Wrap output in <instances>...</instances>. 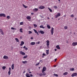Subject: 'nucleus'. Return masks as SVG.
I'll return each mask as SVG.
<instances>
[{
    "label": "nucleus",
    "instance_id": "f257e3e1",
    "mask_svg": "<svg viewBox=\"0 0 77 77\" xmlns=\"http://www.w3.org/2000/svg\"><path fill=\"white\" fill-rule=\"evenodd\" d=\"M54 29L52 27L51 30V35H53L54 33Z\"/></svg>",
    "mask_w": 77,
    "mask_h": 77
},
{
    "label": "nucleus",
    "instance_id": "f03ea898",
    "mask_svg": "<svg viewBox=\"0 0 77 77\" xmlns=\"http://www.w3.org/2000/svg\"><path fill=\"white\" fill-rule=\"evenodd\" d=\"M46 42H47L46 45L47 46L48 48H49V45H50V42L48 40L46 41Z\"/></svg>",
    "mask_w": 77,
    "mask_h": 77
},
{
    "label": "nucleus",
    "instance_id": "7ed1b4c3",
    "mask_svg": "<svg viewBox=\"0 0 77 77\" xmlns=\"http://www.w3.org/2000/svg\"><path fill=\"white\" fill-rule=\"evenodd\" d=\"M77 73L76 72L74 73L71 75V76L72 77H73L74 76H77Z\"/></svg>",
    "mask_w": 77,
    "mask_h": 77
},
{
    "label": "nucleus",
    "instance_id": "20e7f679",
    "mask_svg": "<svg viewBox=\"0 0 77 77\" xmlns=\"http://www.w3.org/2000/svg\"><path fill=\"white\" fill-rule=\"evenodd\" d=\"M6 17V15L5 14L2 13L0 14V17Z\"/></svg>",
    "mask_w": 77,
    "mask_h": 77
},
{
    "label": "nucleus",
    "instance_id": "39448f33",
    "mask_svg": "<svg viewBox=\"0 0 77 77\" xmlns=\"http://www.w3.org/2000/svg\"><path fill=\"white\" fill-rule=\"evenodd\" d=\"M60 16V13H58L57 15H55V18H57Z\"/></svg>",
    "mask_w": 77,
    "mask_h": 77
},
{
    "label": "nucleus",
    "instance_id": "423d86ee",
    "mask_svg": "<svg viewBox=\"0 0 77 77\" xmlns=\"http://www.w3.org/2000/svg\"><path fill=\"white\" fill-rule=\"evenodd\" d=\"M9 70L8 72V75H10L11 74V67H9Z\"/></svg>",
    "mask_w": 77,
    "mask_h": 77
},
{
    "label": "nucleus",
    "instance_id": "0eeeda50",
    "mask_svg": "<svg viewBox=\"0 0 77 77\" xmlns=\"http://www.w3.org/2000/svg\"><path fill=\"white\" fill-rule=\"evenodd\" d=\"M72 45L73 46H75L77 45V42H73L72 43Z\"/></svg>",
    "mask_w": 77,
    "mask_h": 77
},
{
    "label": "nucleus",
    "instance_id": "6e6552de",
    "mask_svg": "<svg viewBox=\"0 0 77 77\" xmlns=\"http://www.w3.org/2000/svg\"><path fill=\"white\" fill-rule=\"evenodd\" d=\"M39 32H40V33L42 35H43V34H44L45 33L44 31L41 30H40V31H38V32L39 33Z\"/></svg>",
    "mask_w": 77,
    "mask_h": 77
},
{
    "label": "nucleus",
    "instance_id": "1a4fd4ad",
    "mask_svg": "<svg viewBox=\"0 0 77 77\" xmlns=\"http://www.w3.org/2000/svg\"><path fill=\"white\" fill-rule=\"evenodd\" d=\"M38 8L40 9H43L45 8V7L42 6H40L38 7Z\"/></svg>",
    "mask_w": 77,
    "mask_h": 77
},
{
    "label": "nucleus",
    "instance_id": "9d476101",
    "mask_svg": "<svg viewBox=\"0 0 77 77\" xmlns=\"http://www.w3.org/2000/svg\"><path fill=\"white\" fill-rule=\"evenodd\" d=\"M46 70V68L45 67H44L43 68L42 72H45Z\"/></svg>",
    "mask_w": 77,
    "mask_h": 77
},
{
    "label": "nucleus",
    "instance_id": "9b49d317",
    "mask_svg": "<svg viewBox=\"0 0 77 77\" xmlns=\"http://www.w3.org/2000/svg\"><path fill=\"white\" fill-rule=\"evenodd\" d=\"M20 54H21V55H22L23 56H24V55H26L25 53L24 52H23L22 51H21L20 52Z\"/></svg>",
    "mask_w": 77,
    "mask_h": 77
},
{
    "label": "nucleus",
    "instance_id": "f8f14e48",
    "mask_svg": "<svg viewBox=\"0 0 77 77\" xmlns=\"http://www.w3.org/2000/svg\"><path fill=\"white\" fill-rule=\"evenodd\" d=\"M33 30L34 32L35 33H36V34L37 35H39V34L38 33V32L35 29H33Z\"/></svg>",
    "mask_w": 77,
    "mask_h": 77
},
{
    "label": "nucleus",
    "instance_id": "ddd939ff",
    "mask_svg": "<svg viewBox=\"0 0 77 77\" xmlns=\"http://www.w3.org/2000/svg\"><path fill=\"white\" fill-rule=\"evenodd\" d=\"M3 59H8V57L7 56H6V55H5L3 57Z\"/></svg>",
    "mask_w": 77,
    "mask_h": 77
},
{
    "label": "nucleus",
    "instance_id": "4468645a",
    "mask_svg": "<svg viewBox=\"0 0 77 77\" xmlns=\"http://www.w3.org/2000/svg\"><path fill=\"white\" fill-rule=\"evenodd\" d=\"M11 68L12 70H14V64H12L11 66Z\"/></svg>",
    "mask_w": 77,
    "mask_h": 77
},
{
    "label": "nucleus",
    "instance_id": "2eb2a0df",
    "mask_svg": "<svg viewBox=\"0 0 77 77\" xmlns=\"http://www.w3.org/2000/svg\"><path fill=\"white\" fill-rule=\"evenodd\" d=\"M26 76V77H30V75H29L28 73H26L25 75Z\"/></svg>",
    "mask_w": 77,
    "mask_h": 77
},
{
    "label": "nucleus",
    "instance_id": "dca6fc26",
    "mask_svg": "<svg viewBox=\"0 0 77 77\" xmlns=\"http://www.w3.org/2000/svg\"><path fill=\"white\" fill-rule=\"evenodd\" d=\"M35 44V42H31L30 43L31 45H34Z\"/></svg>",
    "mask_w": 77,
    "mask_h": 77
},
{
    "label": "nucleus",
    "instance_id": "f3484780",
    "mask_svg": "<svg viewBox=\"0 0 77 77\" xmlns=\"http://www.w3.org/2000/svg\"><path fill=\"white\" fill-rule=\"evenodd\" d=\"M0 32L2 35H4V33L2 29H0Z\"/></svg>",
    "mask_w": 77,
    "mask_h": 77
},
{
    "label": "nucleus",
    "instance_id": "a211bd4d",
    "mask_svg": "<svg viewBox=\"0 0 77 77\" xmlns=\"http://www.w3.org/2000/svg\"><path fill=\"white\" fill-rule=\"evenodd\" d=\"M24 44V42L23 41H21L20 44V46H22V45H23Z\"/></svg>",
    "mask_w": 77,
    "mask_h": 77
},
{
    "label": "nucleus",
    "instance_id": "6ab92c4d",
    "mask_svg": "<svg viewBox=\"0 0 77 77\" xmlns=\"http://www.w3.org/2000/svg\"><path fill=\"white\" fill-rule=\"evenodd\" d=\"M56 47L58 49V50H60V47L59 45H57Z\"/></svg>",
    "mask_w": 77,
    "mask_h": 77
},
{
    "label": "nucleus",
    "instance_id": "aec40b11",
    "mask_svg": "<svg viewBox=\"0 0 77 77\" xmlns=\"http://www.w3.org/2000/svg\"><path fill=\"white\" fill-rule=\"evenodd\" d=\"M68 75V72H65L63 73V75Z\"/></svg>",
    "mask_w": 77,
    "mask_h": 77
},
{
    "label": "nucleus",
    "instance_id": "412c9836",
    "mask_svg": "<svg viewBox=\"0 0 77 77\" xmlns=\"http://www.w3.org/2000/svg\"><path fill=\"white\" fill-rule=\"evenodd\" d=\"M38 10V8H35L33 9V11L34 12L37 11Z\"/></svg>",
    "mask_w": 77,
    "mask_h": 77
},
{
    "label": "nucleus",
    "instance_id": "4be33fe9",
    "mask_svg": "<svg viewBox=\"0 0 77 77\" xmlns=\"http://www.w3.org/2000/svg\"><path fill=\"white\" fill-rule=\"evenodd\" d=\"M42 72L43 73V75L44 76H45L46 75V73L45 72H44V71H42Z\"/></svg>",
    "mask_w": 77,
    "mask_h": 77
},
{
    "label": "nucleus",
    "instance_id": "5701e85b",
    "mask_svg": "<svg viewBox=\"0 0 77 77\" xmlns=\"http://www.w3.org/2000/svg\"><path fill=\"white\" fill-rule=\"evenodd\" d=\"M74 70H75V69H74V68H70V71H74Z\"/></svg>",
    "mask_w": 77,
    "mask_h": 77
},
{
    "label": "nucleus",
    "instance_id": "b1692460",
    "mask_svg": "<svg viewBox=\"0 0 77 77\" xmlns=\"http://www.w3.org/2000/svg\"><path fill=\"white\" fill-rule=\"evenodd\" d=\"M26 18L28 20H29L31 19V17L30 16H28L26 17Z\"/></svg>",
    "mask_w": 77,
    "mask_h": 77
},
{
    "label": "nucleus",
    "instance_id": "393cba45",
    "mask_svg": "<svg viewBox=\"0 0 77 77\" xmlns=\"http://www.w3.org/2000/svg\"><path fill=\"white\" fill-rule=\"evenodd\" d=\"M15 40H16V42H19V39L18 38H15Z\"/></svg>",
    "mask_w": 77,
    "mask_h": 77
},
{
    "label": "nucleus",
    "instance_id": "a878e982",
    "mask_svg": "<svg viewBox=\"0 0 77 77\" xmlns=\"http://www.w3.org/2000/svg\"><path fill=\"white\" fill-rule=\"evenodd\" d=\"M40 28H42V29H45V27H43V25H42L39 26Z\"/></svg>",
    "mask_w": 77,
    "mask_h": 77
},
{
    "label": "nucleus",
    "instance_id": "bb28decb",
    "mask_svg": "<svg viewBox=\"0 0 77 77\" xmlns=\"http://www.w3.org/2000/svg\"><path fill=\"white\" fill-rule=\"evenodd\" d=\"M22 63L24 64H26L27 63V61H22Z\"/></svg>",
    "mask_w": 77,
    "mask_h": 77
},
{
    "label": "nucleus",
    "instance_id": "cd10ccee",
    "mask_svg": "<svg viewBox=\"0 0 77 77\" xmlns=\"http://www.w3.org/2000/svg\"><path fill=\"white\" fill-rule=\"evenodd\" d=\"M64 29H65L66 30V29H68V26H64Z\"/></svg>",
    "mask_w": 77,
    "mask_h": 77
},
{
    "label": "nucleus",
    "instance_id": "c85d7f7f",
    "mask_svg": "<svg viewBox=\"0 0 77 77\" xmlns=\"http://www.w3.org/2000/svg\"><path fill=\"white\" fill-rule=\"evenodd\" d=\"M47 27L48 29H50L51 28V26L49 25H47Z\"/></svg>",
    "mask_w": 77,
    "mask_h": 77
},
{
    "label": "nucleus",
    "instance_id": "c756f323",
    "mask_svg": "<svg viewBox=\"0 0 77 77\" xmlns=\"http://www.w3.org/2000/svg\"><path fill=\"white\" fill-rule=\"evenodd\" d=\"M27 55H25L23 57V59L26 58L27 57Z\"/></svg>",
    "mask_w": 77,
    "mask_h": 77
},
{
    "label": "nucleus",
    "instance_id": "7c9ffc66",
    "mask_svg": "<svg viewBox=\"0 0 77 77\" xmlns=\"http://www.w3.org/2000/svg\"><path fill=\"white\" fill-rule=\"evenodd\" d=\"M39 76H42L43 75V74L42 73H39Z\"/></svg>",
    "mask_w": 77,
    "mask_h": 77
},
{
    "label": "nucleus",
    "instance_id": "2f4dec72",
    "mask_svg": "<svg viewBox=\"0 0 77 77\" xmlns=\"http://www.w3.org/2000/svg\"><path fill=\"white\" fill-rule=\"evenodd\" d=\"M46 53L47 54H49V50H46Z\"/></svg>",
    "mask_w": 77,
    "mask_h": 77
},
{
    "label": "nucleus",
    "instance_id": "473e14b6",
    "mask_svg": "<svg viewBox=\"0 0 77 77\" xmlns=\"http://www.w3.org/2000/svg\"><path fill=\"white\" fill-rule=\"evenodd\" d=\"M23 30L22 28H21L20 29V31L21 33H23V32L22 31Z\"/></svg>",
    "mask_w": 77,
    "mask_h": 77
},
{
    "label": "nucleus",
    "instance_id": "72a5a7b5",
    "mask_svg": "<svg viewBox=\"0 0 77 77\" xmlns=\"http://www.w3.org/2000/svg\"><path fill=\"white\" fill-rule=\"evenodd\" d=\"M6 68V67L5 66H3L2 67V69L3 70H5Z\"/></svg>",
    "mask_w": 77,
    "mask_h": 77
},
{
    "label": "nucleus",
    "instance_id": "f704fd0d",
    "mask_svg": "<svg viewBox=\"0 0 77 77\" xmlns=\"http://www.w3.org/2000/svg\"><path fill=\"white\" fill-rule=\"evenodd\" d=\"M42 58H44V56H45L46 54H42Z\"/></svg>",
    "mask_w": 77,
    "mask_h": 77
},
{
    "label": "nucleus",
    "instance_id": "c9c22d12",
    "mask_svg": "<svg viewBox=\"0 0 77 77\" xmlns=\"http://www.w3.org/2000/svg\"><path fill=\"white\" fill-rule=\"evenodd\" d=\"M54 7L55 9H56L57 8V7L56 6H54Z\"/></svg>",
    "mask_w": 77,
    "mask_h": 77
},
{
    "label": "nucleus",
    "instance_id": "e433bc0d",
    "mask_svg": "<svg viewBox=\"0 0 77 77\" xmlns=\"http://www.w3.org/2000/svg\"><path fill=\"white\" fill-rule=\"evenodd\" d=\"M48 8L49 9V10L51 12H52V10L50 8Z\"/></svg>",
    "mask_w": 77,
    "mask_h": 77
},
{
    "label": "nucleus",
    "instance_id": "4c0bfd02",
    "mask_svg": "<svg viewBox=\"0 0 77 77\" xmlns=\"http://www.w3.org/2000/svg\"><path fill=\"white\" fill-rule=\"evenodd\" d=\"M33 26L35 27H37V25L36 24H34Z\"/></svg>",
    "mask_w": 77,
    "mask_h": 77
},
{
    "label": "nucleus",
    "instance_id": "58836bf2",
    "mask_svg": "<svg viewBox=\"0 0 77 77\" xmlns=\"http://www.w3.org/2000/svg\"><path fill=\"white\" fill-rule=\"evenodd\" d=\"M29 34H32V32L31 31H29L28 32Z\"/></svg>",
    "mask_w": 77,
    "mask_h": 77
},
{
    "label": "nucleus",
    "instance_id": "ea45409f",
    "mask_svg": "<svg viewBox=\"0 0 77 77\" xmlns=\"http://www.w3.org/2000/svg\"><path fill=\"white\" fill-rule=\"evenodd\" d=\"M10 17L9 16H7V18H8V19H10Z\"/></svg>",
    "mask_w": 77,
    "mask_h": 77
},
{
    "label": "nucleus",
    "instance_id": "a19ab883",
    "mask_svg": "<svg viewBox=\"0 0 77 77\" xmlns=\"http://www.w3.org/2000/svg\"><path fill=\"white\" fill-rule=\"evenodd\" d=\"M11 29H12V30H16V28H14V27H11Z\"/></svg>",
    "mask_w": 77,
    "mask_h": 77
},
{
    "label": "nucleus",
    "instance_id": "79ce46f5",
    "mask_svg": "<svg viewBox=\"0 0 77 77\" xmlns=\"http://www.w3.org/2000/svg\"><path fill=\"white\" fill-rule=\"evenodd\" d=\"M54 76H56V77H57V76H58V75H57V74H54Z\"/></svg>",
    "mask_w": 77,
    "mask_h": 77
},
{
    "label": "nucleus",
    "instance_id": "37998d69",
    "mask_svg": "<svg viewBox=\"0 0 77 77\" xmlns=\"http://www.w3.org/2000/svg\"><path fill=\"white\" fill-rule=\"evenodd\" d=\"M70 17H74V16L73 14H72L71 16Z\"/></svg>",
    "mask_w": 77,
    "mask_h": 77
},
{
    "label": "nucleus",
    "instance_id": "c03bdc74",
    "mask_svg": "<svg viewBox=\"0 0 77 77\" xmlns=\"http://www.w3.org/2000/svg\"><path fill=\"white\" fill-rule=\"evenodd\" d=\"M23 22H20V25H23Z\"/></svg>",
    "mask_w": 77,
    "mask_h": 77
},
{
    "label": "nucleus",
    "instance_id": "a18cd8bd",
    "mask_svg": "<svg viewBox=\"0 0 77 77\" xmlns=\"http://www.w3.org/2000/svg\"><path fill=\"white\" fill-rule=\"evenodd\" d=\"M23 6L26 8H27V6H25V5H23Z\"/></svg>",
    "mask_w": 77,
    "mask_h": 77
},
{
    "label": "nucleus",
    "instance_id": "49530a36",
    "mask_svg": "<svg viewBox=\"0 0 77 77\" xmlns=\"http://www.w3.org/2000/svg\"><path fill=\"white\" fill-rule=\"evenodd\" d=\"M39 64H40V63L38 62V63H37V64H36V66H38Z\"/></svg>",
    "mask_w": 77,
    "mask_h": 77
},
{
    "label": "nucleus",
    "instance_id": "de8ad7c7",
    "mask_svg": "<svg viewBox=\"0 0 77 77\" xmlns=\"http://www.w3.org/2000/svg\"><path fill=\"white\" fill-rule=\"evenodd\" d=\"M25 49V50H28V48H26Z\"/></svg>",
    "mask_w": 77,
    "mask_h": 77
},
{
    "label": "nucleus",
    "instance_id": "09e8293b",
    "mask_svg": "<svg viewBox=\"0 0 77 77\" xmlns=\"http://www.w3.org/2000/svg\"><path fill=\"white\" fill-rule=\"evenodd\" d=\"M33 76V75L32 74H30V77H32Z\"/></svg>",
    "mask_w": 77,
    "mask_h": 77
},
{
    "label": "nucleus",
    "instance_id": "8fccbe9b",
    "mask_svg": "<svg viewBox=\"0 0 77 77\" xmlns=\"http://www.w3.org/2000/svg\"><path fill=\"white\" fill-rule=\"evenodd\" d=\"M30 39H33V37H31Z\"/></svg>",
    "mask_w": 77,
    "mask_h": 77
},
{
    "label": "nucleus",
    "instance_id": "3c124183",
    "mask_svg": "<svg viewBox=\"0 0 77 77\" xmlns=\"http://www.w3.org/2000/svg\"><path fill=\"white\" fill-rule=\"evenodd\" d=\"M56 60H57V59L56 58L55 59V62L56 61Z\"/></svg>",
    "mask_w": 77,
    "mask_h": 77
},
{
    "label": "nucleus",
    "instance_id": "603ef678",
    "mask_svg": "<svg viewBox=\"0 0 77 77\" xmlns=\"http://www.w3.org/2000/svg\"><path fill=\"white\" fill-rule=\"evenodd\" d=\"M23 48H26V46H24V47H23Z\"/></svg>",
    "mask_w": 77,
    "mask_h": 77
},
{
    "label": "nucleus",
    "instance_id": "864d4df0",
    "mask_svg": "<svg viewBox=\"0 0 77 77\" xmlns=\"http://www.w3.org/2000/svg\"><path fill=\"white\" fill-rule=\"evenodd\" d=\"M37 44H40V42H38Z\"/></svg>",
    "mask_w": 77,
    "mask_h": 77
},
{
    "label": "nucleus",
    "instance_id": "5fc2aeb1",
    "mask_svg": "<svg viewBox=\"0 0 77 77\" xmlns=\"http://www.w3.org/2000/svg\"><path fill=\"white\" fill-rule=\"evenodd\" d=\"M31 14L32 15H34V14L33 13H32Z\"/></svg>",
    "mask_w": 77,
    "mask_h": 77
},
{
    "label": "nucleus",
    "instance_id": "6e6d98bb",
    "mask_svg": "<svg viewBox=\"0 0 77 77\" xmlns=\"http://www.w3.org/2000/svg\"><path fill=\"white\" fill-rule=\"evenodd\" d=\"M26 72V71H24V72H23V73H25Z\"/></svg>",
    "mask_w": 77,
    "mask_h": 77
},
{
    "label": "nucleus",
    "instance_id": "4d7b16f0",
    "mask_svg": "<svg viewBox=\"0 0 77 77\" xmlns=\"http://www.w3.org/2000/svg\"><path fill=\"white\" fill-rule=\"evenodd\" d=\"M29 73H32V72H29Z\"/></svg>",
    "mask_w": 77,
    "mask_h": 77
},
{
    "label": "nucleus",
    "instance_id": "13d9d810",
    "mask_svg": "<svg viewBox=\"0 0 77 77\" xmlns=\"http://www.w3.org/2000/svg\"><path fill=\"white\" fill-rule=\"evenodd\" d=\"M42 61V60H40V62H41V61Z\"/></svg>",
    "mask_w": 77,
    "mask_h": 77
},
{
    "label": "nucleus",
    "instance_id": "bf43d9fd",
    "mask_svg": "<svg viewBox=\"0 0 77 77\" xmlns=\"http://www.w3.org/2000/svg\"><path fill=\"white\" fill-rule=\"evenodd\" d=\"M55 51H57V49H55Z\"/></svg>",
    "mask_w": 77,
    "mask_h": 77
},
{
    "label": "nucleus",
    "instance_id": "052dcab7",
    "mask_svg": "<svg viewBox=\"0 0 77 77\" xmlns=\"http://www.w3.org/2000/svg\"><path fill=\"white\" fill-rule=\"evenodd\" d=\"M47 18H48V19H50L49 18V17H48Z\"/></svg>",
    "mask_w": 77,
    "mask_h": 77
},
{
    "label": "nucleus",
    "instance_id": "680f3d73",
    "mask_svg": "<svg viewBox=\"0 0 77 77\" xmlns=\"http://www.w3.org/2000/svg\"><path fill=\"white\" fill-rule=\"evenodd\" d=\"M76 18H75V20H76Z\"/></svg>",
    "mask_w": 77,
    "mask_h": 77
},
{
    "label": "nucleus",
    "instance_id": "e2e57ef3",
    "mask_svg": "<svg viewBox=\"0 0 77 77\" xmlns=\"http://www.w3.org/2000/svg\"><path fill=\"white\" fill-rule=\"evenodd\" d=\"M60 0H58V1H59V2H60Z\"/></svg>",
    "mask_w": 77,
    "mask_h": 77
},
{
    "label": "nucleus",
    "instance_id": "0e129e2a",
    "mask_svg": "<svg viewBox=\"0 0 77 77\" xmlns=\"http://www.w3.org/2000/svg\"><path fill=\"white\" fill-rule=\"evenodd\" d=\"M38 68H39V69H40V67H39Z\"/></svg>",
    "mask_w": 77,
    "mask_h": 77
},
{
    "label": "nucleus",
    "instance_id": "69168bd1",
    "mask_svg": "<svg viewBox=\"0 0 77 77\" xmlns=\"http://www.w3.org/2000/svg\"><path fill=\"white\" fill-rule=\"evenodd\" d=\"M52 19H53V18H52Z\"/></svg>",
    "mask_w": 77,
    "mask_h": 77
},
{
    "label": "nucleus",
    "instance_id": "338daca9",
    "mask_svg": "<svg viewBox=\"0 0 77 77\" xmlns=\"http://www.w3.org/2000/svg\"><path fill=\"white\" fill-rule=\"evenodd\" d=\"M58 20H59V19H58Z\"/></svg>",
    "mask_w": 77,
    "mask_h": 77
},
{
    "label": "nucleus",
    "instance_id": "774afa93",
    "mask_svg": "<svg viewBox=\"0 0 77 77\" xmlns=\"http://www.w3.org/2000/svg\"><path fill=\"white\" fill-rule=\"evenodd\" d=\"M74 34H75V33H74Z\"/></svg>",
    "mask_w": 77,
    "mask_h": 77
}]
</instances>
